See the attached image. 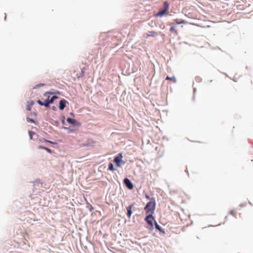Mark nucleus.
Returning <instances> with one entry per match:
<instances>
[{
    "instance_id": "f257e3e1",
    "label": "nucleus",
    "mask_w": 253,
    "mask_h": 253,
    "mask_svg": "<svg viewBox=\"0 0 253 253\" xmlns=\"http://www.w3.org/2000/svg\"><path fill=\"white\" fill-rule=\"evenodd\" d=\"M156 203L154 198L151 199L150 201L147 203L144 208L146 211V214H153L155 210Z\"/></svg>"
},
{
    "instance_id": "f03ea898",
    "label": "nucleus",
    "mask_w": 253,
    "mask_h": 253,
    "mask_svg": "<svg viewBox=\"0 0 253 253\" xmlns=\"http://www.w3.org/2000/svg\"><path fill=\"white\" fill-rule=\"evenodd\" d=\"M154 217L153 216V214H146V216L145 218V220L149 224L150 227V229H152L153 228V220H154Z\"/></svg>"
},
{
    "instance_id": "7ed1b4c3",
    "label": "nucleus",
    "mask_w": 253,
    "mask_h": 253,
    "mask_svg": "<svg viewBox=\"0 0 253 253\" xmlns=\"http://www.w3.org/2000/svg\"><path fill=\"white\" fill-rule=\"evenodd\" d=\"M164 9L162 10H160L159 12H158L156 14V16H160V17H162V16H163L167 12V11L168 10L169 8V4L168 3V2L167 1H165L164 3Z\"/></svg>"
},
{
    "instance_id": "20e7f679",
    "label": "nucleus",
    "mask_w": 253,
    "mask_h": 253,
    "mask_svg": "<svg viewBox=\"0 0 253 253\" xmlns=\"http://www.w3.org/2000/svg\"><path fill=\"white\" fill-rule=\"evenodd\" d=\"M123 155L122 154H119V155L116 157L114 159V162L116 164L117 167L121 166V162L122 161Z\"/></svg>"
},
{
    "instance_id": "39448f33",
    "label": "nucleus",
    "mask_w": 253,
    "mask_h": 253,
    "mask_svg": "<svg viewBox=\"0 0 253 253\" xmlns=\"http://www.w3.org/2000/svg\"><path fill=\"white\" fill-rule=\"evenodd\" d=\"M124 183L129 189L131 190L133 189V185L128 178H125L124 180Z\"/></svg>"
},
{
    "instance_id": "423d86ee",
    "label": "nucleus",
    "mask_w": 253,
    "mask_h": 253,
    "mask_svg": "<svg viewBox=\"0 0 253 253\" xmlns=\"http://www.w3.org/2000/svg\"><path fill=\"white\" fill-rule=\"evenodd\" d=\"M157 35H158V34H157V32H156L155 31H149V32H148V33L145 34L144 35V37L145 38L147 39L149 37H155L157 36Z\"/></svg>"
},
{
    "instance_id": "0eeeda50",
    "label": "nucleus",
    "mask_w": 253,
    "mask_h": 253,
    "mask_svg": "<svg viewBox=\"0 0 253 253\" xmlns=\"http://www.w3.org/2000/svg\"><path fill=\"white\" fill-rule=\"evenodd\" d=\"M66 103H68V101L66 100L65 99H62L59 102V109L62 110L64 109L65 107Z\"/></svg>"
},
{
    "instance_id": "6e6552de",
    "label": "nucleus",
    "mask_w": 253,
    "mask_h": 253,
    "mask_svg": "<svg viewBox=\"0 0 253 253\" xmlns=\"http://www.w3.org/2000/svg\"><path fill=\"white\" fill-rule=\"evenodd\" d=\"M134 206V204H132L131 205H129L128 207L126 208V210L127 211V215L128 217H130L131 216V215L132 214V209Z\"/></svg>"
},
{
    "instance_id": "1a4fd4ad",
    "label": "nucleus",
    "mask_w": 253,
    "mask_h": 253,
    "mask_svg": "<svg viewBox=\"0 0 253 253\" xmlns=\"http://www.w3.org/2000/svg\"><path fill=\"white\" fill-rule=\"evenodd\" d=\"M67 121L68 123L69 124H73V125H75L76 123H77V121L75 119H71L70 118H68L67 119Z\"/></svg>"
},
{
    "instance_id": "9d476101",
    "label": "nucleus",
    "mask_w": 253,
    "mask_h": 253,
    "mask_svg": "<svg viewBox=\"0 0 253 253\" xmlns=\"http://www.w3.org/2000/svg\"><path fill=\"white\" fill-rule=\"evenodd\" d=\"M166 80H169V81L172 82L174 83L176 82V78H175V77L174 76H173L172 77H169L168 76L166 78Z\"/></svg>"
},
{
    "instance_id": "9b49d317",
    "label": "nucleus",
    "mask_w": 253,
    "mask_h": 253,
    "mask_svg": "<svg viewBox=\"0 0 253 253\" xmlns=\"http://www.w3.org/2000/svg\"><path fill=\"white\" fill-rule=\"evenodd\" d=\"M170 32L175 33L176 35H178V32L176 30L175 26H171L169 29Z\"/></svg>"
},
{
    "instance_id": "f8f14e48",
    "label": "nucleus",
    "mask_w": 253,
    "mask_h": 253,
    "mask_svg": "<svg viewBox=\"0 0 253 253\" xmlns=\"http://www.w3.org/2000/svg\"><path fill=\"white\" fill-rule=\"evenodd\" d=\"M48 98H49V96H48ZM49 104L50 103L48 101V98H47L44 100V102H43V106L46 107H48Z\"/></svg>"
},
{
    "instance_id": "ddd939ff",
    "label": "nucleus",
    "mask_w": 253,
    "mask_h": 253,
    "mask_svg": "<svg viewBox=\"0 0 253 253\" xmlns=\"http://www.w3.org/2000/svg\"><path fill=\"white\" fill-rule=\"evenodd\" d=\"M175 23L176 24H185L186 23V22L184 20H178V19H176L174 20Z\"/></svg>"
},
{
    "instance_id": "4468645a",
    "label": "nucleus",
    "mask_w": 253,
    "mask_h": 253,
    "mask_svg": "<svg viewBox=\"0 0 253 253\" xmlns=\"http://www.w3.org/2000/svg\"><path fill=\"white\" fill-rule=\"evenodd\" d=\"M155 227L157 229H158V230H159L161 232H163L162 231V229L161 228V227H160V226L157 223V222L156 221H155Z\"/></svg>"
},
{
    "instance_id": "2eb2a0df",
    "label": "nucleus",
    "mask_w": 253,
    "mask_h": 253,
    "mask_svg": "<svg viewBox=\"0 0 253 253\" xmlns=\"http://www.w3.org/2000/svg\"><path fill=\"white\" fill-rule=\"evenodd\" d=\"M57 98H58L57 96H53L50 99H48V101L50 103H52L53 102L54 100Z\"/></svg>"
},
{
    "instance_id": "dca6fc26",
    "label": "nucleus",
    "mask_w": 253,
    "mask_h": 253,
    "mask_svg": "<svg viewBox=\"0 0 253 253\" xmlns=\"http://www.w3.org/2000/svg\"><path fill=\"white\" fill-rule=\"evenodd\" d=\"M109 169L111 170V171H114L115 170V169L114 168V166L113 165L112 163H110L109 164Z\"/></svg>"
},
{
    "instance_id": "f3484780",
    "label": "nucleus",
    "mask_w": 253,
    "mask_h": 253,
    "mask_svg": "<svg viewBox=\"0 0 253 253\" xmlns=\"http://www.w3.org/2000/svg\"><path fill=\"white\" fill-rule=\"evenodd\" d=\"M42 142H46V143H51V144H55L54 142H52L50 140H46L44 138H42V140H41Z\"/></svg>"
},
{
    "instance_id": "a211bd4d",
    "label": "nucleus",
    "mask_w": 253,
    "mask_h": 253,
    "mask_svg": "<svg viewBox=\"0 0 253 253\" xmlns=\"http://www.w3.org/2000/svg\"><path fill=\"white\" fill-rule=\"evenodd\" d=\"M29 135H30V139H32V138H33V135L35 134V132H32L31 131H29Z\"/></svg>"
},
{
    "instance_id": "6ab92c4d",
    "label": "nucleus",
    "mask_w": 253,
    "mask_h": 253,
    "mask_svg": "<svg viewBox=\"0 0 253 253\" xmlns=\"http://www.w3.org/2000/svg\"><path fill=\"white\" fill-rule=\"evenodd\" d=\"M37 102H38V103L39 105H41V106H43V102H42V101H41L40 100H38L37 101Z\"/></svg>"
},
{
    "instance_id": "aec40b11",
    "label": "nucleus",
    "mask_w": 253,
    "mask_h": 253,
    "mask_svg": "<svg viewBox=\"0 0 253 253\" xmlns=\"http://www.w3.org/2000/svg\"><path fill=\"white\" fill-rule=\"evenodd\" d=\"M44 150H46L49 153H52V151H51V149H49L48 148H47V147H45V148H44Z\"/></svg>"
},
{
    "instance_id": "412c9836",
    "label": "nucleus",
    "mask_w": 253,
    "mask_h": 253,
    "mask_svg": "<svg viewBox=\"0 0 253 253\" xmlns=\"http://www.w3.org/2000/svg\"><path fill=\"white\" fill-rule=\"evenodd\" d=\"M230 214L232 215L233 216H235L236 215V211L234 210H232L230 211Z\"/></svg>"
},
{
    "instance_id": "4be33fe9",
    "label": "nucleus",
    "mask_w": 253,
    "mask_h": 253,
    "mask_svg": "<svg viewBox=\"0 0 253 253\" xmlns=\"http://www.w3.org/2000/svg\"><path fill=\"white\" fill-rule=\"evenodd\" d=\"M27 121H28V122H32V123H34V120H33V119H32L27 118Z\"/></svg>"
},
{
    "instance_id": "5701e85b",
    "label": "nucleus",
    "mask_w": 253,
    "mask_h": 253,
    "mask_svg": "<svg viewBox=\"0 0 253 253\" xmlns=\"http://www.w3.org/2000/svg\"><path fill=\"white\" fill-rule=\"evenodd\" d=\"M43 85H44V84H40L36 85V87H40V86H42Z\"/></svg>"
},
{
    "instance_id": "b1692460",
    "label": "nucleus",
    "mask_w": 253,
    "mask_h": 253,
    "mask_svg": "<svg viewBox=\"0 0 253 253\" xmlns=\"http://www.w3.org/2000/svg\"><path fill=\"white\" fill-rule=\"evenodd\" d=\"M45 148V147H44V146H39V149H44V148Z\"/></svg>"
},
{
    "instance_id": "393cba45",
    "label": "nucleus",
    "mask_w": 253,
    "mask_h": 253,
    "mask_svg": "<svg viewBox=\"0 0 253 253\" xmlns=\"http://www.w3.org/2000/svg\"><path fill=\"white\" fill-rule=\"evenodd\" d=\"M53 94V92H46L45 94H44V95L45 96L46 94Z\"/></svg>"
},
{
    "instance_id": "a878e982",
    "label": "nucleus",
    "mask_w": 253,
    "mask_h": 253,
    "mask_svg": "<svg viewBox=\"0 0 253 253\" xmlns=\"http://www.w3.org/2000/svg\"><path fill=\"white\" fill-rule=\"evenodd\" d=\"M146 198L149 199H150V197L148 195H146Z\"/></svg>"
},
{
    "instance_id": "bb28decb",
    "label": "nucleus",
    "mask_w": 253,
    "mask_h": 253,
    "mask_svg": "<svg viewBox=\"0 0 253 253\" xmlns=\"http://www.w3.org/2000/svg\"><path fill=\"white\" fill-rule=\"evenodd\" d=\"M27 110H29V111H30V107H28V108H27Z\"/></svg>"
},
{
    "instance_id": "cd10ccee",
    "label": "nucleus",
    "mask_w": 253,
    "mask_h": 253,
    "mask_svg": "<svg viewBox=\"0 0 253 253\" xmlns=\"http://www.w3.org/2000/svg\"><path fill=\"white\" fill-rule=\"evenodd\" d=\"M55 107H53V110H55Z\"/></svg>"
}]
</instances>
